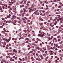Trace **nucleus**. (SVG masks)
Wrapping results in <instances>:
<instances>
[{"label":"nucleus","instance_id":"nucleus-61","mask_svg":"<svg viewBox=\"0 0 63 63\" xmlns=\"http://www.w3.org/2000/svg\"><path fill=\"white\" fill-rule=\"evenodd\" d=\"M23 61H25V59L24 58H23Z\"/></svg>","mask_w":63,"mask_h":63},{"label":"nucleus","instance_id":"nucleus-29","mask_svg":"<svg viewBox=\"0 0 63 63\" xmlns=\"http://www.w3.org/2000/svg\"><path fill=\"white\" fill-rule=\"evenodd\" d=\"M24 14H25V12L22 13V16H24Z\"/></svg>","mask_w":63,"mask_h":63},{"label":"nucleus","instance_id":"nucleus-2","mask_svg":"<svg viewBox=\"0 0 63 63\" xmlns=\"http://www.w3.org/2000/svg\"><path fill=\"white\" fill-rule=\"evenodd\" d=\"M13 54L14 55L15 54H17V50L15 49H14L13 50Z\"/></svg>","mask_w":63,"mask_h":63},{"label":"nucleus","instance_id":"nucleus-20","mask_svg":"<svg viewBox=\"0 0 63 63\" xmlns=\"http://www.w3.org/2000/svg\"><path fill=\"white\" fill-rule=\"evenodd\" d=\"M59 20H60V21H63V19H62V18H59Z\"/></svg>","mask_w":63,"mask_h":63},{"label":"nucleus","instance_id":"nucleus-35","mask_svg":"<svg viewBox=\"0 0 63 63\" xmlns=\"http://www.w3.org/2000/svg\"><path fill=\"white\" fill-rule=\"evenodd\" d=\"M36 55L37 56H39V54L38 53H36Z\"/></svg>","mask_w":63,"mask_h":63},{"label":"nucleus","instance_id":"nucleus-12","mask_svg":"<svg viewBox=\"0 0 63 63\" xmlns=\"http://www.w3.org/2000/svg\"><path fill=\"white\" fill-rule=\"evenodd\" d=\"M11 15L10 14H9L8 16H7L8 18H10Z\"/></svg>","mask_w":63,"mask_h":63},{"label":"nucleus","instance_id":"nucleus-54","mask_svg":"<svg viewBox=\"0 0 63 63\" xmlns=\"http://www.w3.org/2000/svg\"><path fill=\"white\" fill-rule=\"evenodd\" d=\"M48 39L49 40H51V38H50V37H48Z\"/></svg>","mask_w":63,"mask_h":63},{"label":"nucleus","instance_id":"nucleus-26","mask_svg":"<svg viewBox=\"0 0 63 63\" xmlns=\"http://www.w3.org/2000/svg\"><path fill=\"white\" fill-rule=\"evenodd\" d=\"M18 53H20L21 52V50H18Z\"/></svg>","mask_w":63,"mask_h":63},{"label":"nucleus","instance_id":"nucleus-13","mask_svg":"<svg viewBox=\"0 0 63 63\" xmlns=\"http://www.w3.org/2000/svg\"><path fill=\"white\" fill-rule=\"evenodd\" d=\"M39 24L41 26H42V25H43V24H44V23H39Z\"/></svg>","mask_w":63,"mask_h":63},{"label":"nucleus","instance_id":"nucleus-36","mask_svg":"<svg viewBox=\"0 0 63 63\" xmlns=\"http://www.w3.org/2000/svg\"><path fill=\"white\" fill-rule=\"evenodd\" d=\"M13 17H14V18H16V16H15V15H13Z\"/></svg>","mask_w":63,"mask_h":63},{"label":"nucleus","instance_id":"nucleus-46","mask_svg":"<svg viewBox=\"0 0 63 63\" xmlns=\"http://www.w3.org/2000/svg\"><path fill=\"white\" fill-rule=\"evenodd\" d=\"M38 11H39V10H37L35 11V12L36 13H37V12H38Z\"/></svg>","mask_w":63,"mask_h":63},{"label":"nucleus","instance_id":"nucleus-60","mask_svg":"<svg viewBox=\"0 0 63 63\" xmlns=\"http://www.w3.org/2000/svg\"><path fill=\"white\" fill-rule=\"evenodd\" d=\"M58 7L59 8H61V6H60H60H58Z\"/></svg>","mask_w":63,"mask_h":63},{"label":"nucleus","instance_id":"nucleus-10","mask_svg":"<svg viewBox=\"0 0 63 63\" xmlns=\"http://www.w3.org/2000/svg\"><path fill=\"white\" fill-rule=\"evenodd\" d=\"M42 49L43 50H47V48L45 47H43L42 48Z\"/></svg>","mask_w":63,"mask_h":63},{"label":"nucleus","instance_id":"nucleus-9","mask_svg":"<svg viewBox=\"0 0 63 63\" xmlns=\"http://www.w3.org/2000/svg\"><path fill=\"white\" fill-rule=\"evenodd\" d=\"M29 13L30 14L31 13H32V12H31V8L30 7L29 8Z\"/></svg>","mask_w":63,"mask_h":63},{"label":"nucleus","instance_id":"nucleus-19","mask_svg":"<svg viewBox=\"0 0 63 63\" xmlns=\"http://www.w3.org/2000/svg\"><path fill=\"white\" fill-rule=\"evenodd\" d=\"M19 60H20V62H21V61H22V60L20 58H19Z\"/></svg>","mask_w":63,"mask_h":63},{"label":"nucleus","instance_id":"nucleus-30","mask_svg":"<svg viewBox=\"0 0 63 63\" xmlns=\"http://www.w3.org/2000/svg\"><path fill=\"white\" fill-rule=\"evenodd\" d=\"M24 19H26V20H28V19H27V18L26 17H24Z\"/></svg>","mask_w":63,"mask_h":63},{"label":"nucleus","instance_id":"nucleus-56","mask_svg":"<svg viewBox=\"0 0 63 63\" xmlns=\"http://www.w3.org/2000/svg\"><path fill=\"white\" fill-rule=\"evenodd\" d=\"M48 22H50V21H50V20H48Z\"/></svg>","mask_w":63,"mask_h":63},{"label":"nucleus","instance_id":"nucleus-8","mask_svg":"<svg viewBox=\"0 0 63 63\" xmlns=\"http://www.w3.org/2000/svg\"><path fill=\"white\" fill-rule=\"evenodd\" d=\"M47 48L48 49V50H50V46L48 45H47Z\"/></svg>","mask_w":63,"mask_h":63},{"label":"nucleus","instance_id":"nucleus-57","mask_svg":"<svg viewBox=\"0 0 63 63\" xmlns=\"http://www.w3.org/2000/svg\"><path fill=\"white\" fill-rule=\"evenodd\" d=\"M11 40V39H8L7 40V41H8V42H9V41H10V40Z\"/></svg>","mask_w":63,"mask_h":63},{"label":"nucleus","instance_id":"nucleus-38","mask_svg":"<svg viewBox=\"0 0 63 63\" xmlns=\"http://www.w3.org/2000/svg\"><path fill=\"white\" fill-rule=\"evenodd\" d=\"M41 59H40V58H39L38 59V61H41Z\"/></svg>","mask_w":63,"mask_h":63},{"label":"nucleus","instance_id":"nucleus-41","mask_svg":"<svg viewBox=\"0 0 63 63\" xmlns=\"http://www.w3.org/2000/svg\"><path fill=\"white\" fill-rule=\"evenodd\" d=\"M2 8H3V9H5V7H4V6H2Z\"/></svg>","mask_w":63,"mask_h":63},{"label":"nucleus","instance_id":"nucleus-52","mask_svg":"<svg viewBox=\"0 0 63 63\" xmlns=\"http://www.w3.org/2000/svg\"><path fill=\"white\" fill-rule=\"evenodd\" d=\"M47 26H49V23H48L47 24Z\"/></svg>","mask_w":63,"mask_h":63},{"label":"nucleus","instance_id":"nucleus-24","mask_svg":"<svg viewBox=\"0 0 63 63\" xmlns=\"http://www.w3.org/2000/svg\"><path fill=\"white\" fill-rule=\"evenodd\" d=\"M23 31L25 32V33H27V30H23Z\"/></svg>","mask_w":63,"mask_h":63},{"label":"nucleus","instance_id":"nucleus-44","mask_svg":"<svg viewBox=\"0 0 63 63\" xmlns=\"http://www.w3.org/2000/svg\"><path fill=\"white\" fill-rule=\"evenodd\" d=\"M29 19H32V18L31 17H29Z\"/></svg>","mask_w":63,"mask_h":63},{"label":"nucleus","instance_id":"nucleus-17","mask_svg":"<svg viewBox=\"0 0 63 63\" xmlns=\"http://www.w3.org/2000/svg\"><path fill=\"white\" fill-rule=\"evenodd\" d=\"M3 30H4V32H6V29L5 28H4L3 29Z\"/></svg>","mask_w":63,"mask_h":63},{"label":"nucleus","instance_id":"nucleus-31","mask_svg":"<svg viewBox=\"0 0 63 63\" xmlns=\"http://www.w3.org/2000/svg\"><path fill=\"white\" fill-rule=\"evenodd\" d=\"M24 23H27V22H26V20H24L23 21Z\"/></svg>","mask_w":63,"mask_h":63},{"label":"nucleus","instance_id":"nucleus-34","mask_svg":"<svg viewBox=\"0 0 63 63\" xmlns=\"http://www.w3.org/2000/svg\"><path fill=\"white\" fill-rule=\"evenodd\" d=\"M24 35H25L24 36H27L28 35L27 34H24Z\"/></svg>","mask_w":63,"mask_h":63},{"label":"nucleus","instance_id":"nucleus-33","mask_svg":"<svg viewBox=\"0 0 63 63\" xmlns=\"http://www.w3.org/2000/svg\"><path fill=\"white\" fill-rule=\"evenodd\" d=\"M43 56L44 57H46V54H44L43 55Z\"/></svg>","mask_w":63,"mask_h":63},{"label":"nucleus","instance_id":"nucleus-11","mask_svg":"<svg viewBox=\"0 0 63 63\" xmlns=\"http://www.w3.org/2000/svg\"><path fill=\"white\" fill-rule=\"evenodd\" d=\"M10 61H14V59H12V58H10Z\"/></svg>","mask_w":63,"mask_h":63},{"label":"nucleus","instance_id":"nucleus-32","mask_svg":"<svg viewBox=\"0 0 63 63\" xmlns=\"http://www.w3.org/2000/svg\"><path fill=\"white\" fill-rule=\"evenodd\" d=\"M29 14L28 13H27L26 14V16H29Z\"/></svg>","mask_w":63,"mask_h":63},{"label":"nucleus","instance_id":"nucleus-27","mask_svg":"<svg viewBox=\"0 0 63 63\" xmlns=\"http://www.w3.org/2000/svg\"><path fill=\"white\" fill-rule=\"evenodd\" d=\"M38 50H40V51H42V49H41V48H39Z\"/></svg>","mask_w":63,"mask_h":63},{"label":"nucleus","instance_id":"nucleus-62","mask_svg":"<svg viewBox=\"0 0 63 63\" xmlns=\"http://www.w3.org/2000/svg\"><path fill=\"white\" fill-rule=\"evenodd\" d=\"M55 47H58V45L57 44H56L55 45Z\"/></svg>","mask_w":63,"mask_h":63},{"label":"nucleus","instance_id":"nucleus-37","mask_svg":"<svg viewBox=\"0 0 63 63\" xmlns=\"http://www.w3.org/2000/svg\"><path fill=\"white\" fill-rule=\"evenodd\" d=\"M25 9H28V7H27V6H25Z\"/></svg>","mask_w":63,"mask_h":63},{"label":"nucleus","instance_id":"nucleus-3","mask_svg":"<svg viewBox=\"0 0 63 63\" xmlns=\"http://www.w3.org/2000/svg\"><path fill=\"white\" fill-rule=\"evenodd\" d=\"M49 52L50 53H51L50 54L51 55H53V54L54 53V52L52 51L51 50H50L49 51Z\"/></svg>","mask_w":63,"mask_h":63},{"label":"nucleus","instance_id":"nucleus-25","mask_svg":"<svg viewBox=\"0 0 63 63\" xmlns=\"http://www.w3.org/2000/svg\"><path fill=\"white\" fill-rule=\"evenodd\" d=\"M57 16L59 17L58 18H60V17H61L60 16V15H57Z\"/></svg>","mask_w":63,"mask_h":63},{"label":"nucleus","instance_id":"nucleus-58","mask_svg":"<svg viewBox=\"0 0 63 63\" xmlns=\"http://www.w3.org/2000/svg\"><path fill=\"white\" fill-rule=\"evenodd\" d=\"M55 8V7H54L53 6L52 7V10H53V9H54Z\"/></svg>","mask_w":63,"mask_h":63},{"label":"nucleus","instance_id":"nucleus-42","mask_svg":"<svg viewBox=\"0 0 63 63\" xmlns=\"http://www.w3.org/2000/svg\"><path fill=\"white\" fill-rule=\"evenodd\" d=\"M32 41L33 42H35V38H33L32 40Z\"/></svg>","mask_w":63,"mask_h":63},{"label":"nucleus","instance_id":"nucleus-5","mask_svg":"<svg viewBox=\"0 0 63 63\" xmlns=\"http://www.w3.org/2000/svg\"><path fill=\"white\" fill-rule=\"evenodd\" d=\"M1 60L3 61L4 63H8V62H6V60H4V59H2Z\"/></svg>","mask_w":63,"mask_h":63},{"label":"nucleus","instance_id":"nucleus-64","mask_svg":"<svg viewBox=\"0 0 63 63\" xmlns=\"http://www.w3.org/2000/svg\"><path fill=\"white\" fill-rule=\"evenodd\" d=\"M6 58L7 59V58H8V56H6Z\"/></svg>","mask_w":63,"mask_h":63},{"label":"nucleus","instance_id":"nucleus-43","mask_svg":"<svg viewBox=\"0 0 63 63\" xmlns=\"http://www.w3.org/2000/svg\"><path fill=\"white\" fill-rule=\"evenodd\" d=\"M34 11V10L33 9H31V12H33V11Z\"/></svg>","mask_w":63,"mask_h":63},{"label":"nucleus","instance_id":"nucleus-49","mask_svg":"<svg viewBox=\"0 0 63 63\" xmlns=\"http://www.w3.org/2000/svg\"><path fill=\"white\" fill-rule=\"evenodd\" d=\"M15 19V18H14V17H13L12 16V19Z\"/></svg>","mask_w":63,"mask_h":63},{"label":"nucleus","instance_id":"nucleus-6","mask_svg":"<svg viewBox=\"0 0 63 63\" xmlns=\"http://www.w3.org/2000/svg\"><path fill=\"white\" fill-rule=\"evenodd\" d=\"M26 40H27V41H29L30 42H31V40H29V39L28 38H26L25 39V41H26Z\"/></svg>","mask_w":63,"mask_h":63},{"label":"nucleus","instance_id":"nucleus-51","mask_svg":"<svg viewBox=\"0 0 63 63\" xmlns=\"http://www.w3.org/2000/svg\"><path fill=\"white\" fill-rule=\"evenodd\" d=\"M36 49H38V50H39V47H37Z\"/></svg>","mask_w":63,"mask_h":63},{"label":"nucleus","instance_id":"nucleus-50","mask_svg":"<svg viewBox=\"0 0 63 63\" xmlns=\"http://www.w3.org/2000/svg\"><path fill=\"white\" fill-rule=\"evenodd\" d=\"M43 27L42 26H41L40 27V29H43Z\"/></svg>","mask_w":63,"mask_h":63},{"label":"nucleus","instance_id":"nucleus-16","mask_svg":"<svg viewBox=\"0 0 63 63\" xmlns=\"http://www.w3.org/2000/svg\"><path fill=\"white\" fill-rule=\"evenodd\" d=\"M27 32H28V33H29L30 32V31H31L29 29H27Z\"/></svg>","mask_w":63,"mask_h":63},{"label":"nucleus","instance_id":"nucleus-48","mask_svg":"<svg viewBox=\"0 0 63 63\" xmlns=\"http://www.w3.org/2000/svg\"><path fill=\"white\" fill-rule=\"evenodd\" d=\"M20 3L21 4H22V3L23 4V1H21Z\"/></svg>","mask_w":63,"mask_h":63},{"label":"nucleus","instance_id":"nucleus-40","mask_svg":"<svg viewBox=\"0 0 63 63\" xmlns=\"http://www.w3.org/2000/svg\"><path fill=\"white\" fill-rule=\"evenodd\" d=\"M13 24H14V25H16V24L14 22H13Z\"/></svg>","mask_w":63,"mask_h":63},{"label":"nucleus","instance_id":"nucleus-55","mask_svg":"<svg viewBox=\"0 0 63 63\" xmlns=\"http://www.w3.org/2000/svg\"><path fill=\"white\" fill-rule=\"evenodd\" d=\"M50 26H51V25H52V23H51V22H50Z\"/></svg>","mask_w":63,"mask_h":63},{"label":"nucleus","instance_id":"nucleus-15","mask_svg":"<svg viewBox=\"0 0 63 63\" xmlns=\"http://www.w3.org/2000/svg\"><path fill=\"white\" fill-rule=\"evenodd\" d=\"M45 53L46 54V55H48V54L47 53V51H45Z\"/></svg>","mask_w":63,"mask_h":63},{"label":"nucleus","instance_id":"nucleus-39","mask_svg":"<svg viewBox=\"0 0 63 63\" xmlns=\"http://www.w3.org/2000/svg\"><path fill=\"white\" fill-rule=\"evenodd\" d=\"M22 20H23V21H24L25 20V19H24V18H22Z\"/></svg>","mask_w":63,"mask_h":63},{"label":"nucleus","instance_id":"nucleus-14","mask_svg":"<svg viewBox=\"0 0 63 63\" xmlns=\"http://www.w3.org/2000/svg\"><path fill=\"white\" fill-rule=\"evenodd\" d=\"M48 10L49 11V9L48 8V7H47L46 9H45V10Z\"/></svg>","mask_w":63,"mask_h":63},{"label":"nucleus","instance_id":"nucleus-63","mask_svg":"<svg viewBox=\"0 0 63 63\" xmlns=\"http://www.w3.org/2000/svg\"><path fill=\"white\" fill-rule=\"evenodd\" d=\"M51 46H53V44L52 43L51 45Z\"/></svg>","mask_w":63,"mask_h":63},{"label":"nucleus","instance_id":"nucleus-47","mask_svg":"<svg viewBox=\"0 0 63 63\" xmlns=\"http://www.w3.org/2000/svg\"><path fill=\"white\" fill-rule=\"evenodd\" d=\"M10 55L11 56L13 55V53H10Z\"/></svg>","mask_w":63,"mask_h":63},{"label":"nucleus","instance_id":"nucleus-21","mask_svg":"<svg viewBox=\"0 0 63 63\" xmlns=\"http://www.w3.org/2000/svg\"><path fill=\"white\" fill-rule=\"evenodd\" d=\"M44 3H46V4H48V2L47 1H44Z\"/></svg>","mask_w":63,"mask_h":63},{"label":"nucleus","instance_id":"nucleus-28","mask_svg":"<svg viewBox=\"0 0 63 63\" xmlns=\"http://www.w3.org/2000/svg\"><path fill=\"white\" fill-rule=\"evenodd\" d=\"M17 58H18L16 57H15V60H17Z\"/></svg>","mask_w":63,"mask_h":63},{"label":"nucleus","instance_id":"nucleus-59","mask_svg":"<svg viewBox=\"0 0 63 63\" xmlns=\"http://www.w3.org/2000/svg\"><path fill=\"white\" fill-rule=\"evenodd\" d=\"M18 62V61H16L15 62V63H17Z\"/></svg>","mask_w":63,"mask_h":63},{"label":"nucleus","instance_id":"nucleus-45","mask_svg":"<svg viewBox=\"0 0 63 63\" xmlns=\"http://www.w3.org/2000/svg\"><path fill=\"white\" fill-rule=\"evenodd\" d=\"M31 35L30 34H29L28 35V37H30Z\"/></svg>","mask_w":63,"mask_h":63},{"label":"nucleus","instance_id":"nucleus-1","mask_svg":"<svg viewBox=\"0 0 63 63\" xmlns=\"http://www.w3.org/2000/svg\"><path fill=\"white\" fill-rule=\"evenodd\" d=\"M40 34H41V35L40 34H39L38 35V36L40 37H44V36H45V34H46V33H45L44 32H41Z\"/></svg>","mask_w":63,"mask_h":63},{"label":"nucleus","instance_id":"nucleus-7","mask_svg":"<svg viewBox=\"0 0 63 63\" xmlns=\"http://www.w3.org/2000/svg\"><path fill=\"white\" fill-rule=\"evenodd\" d=\"M39 56L40 57H41V59H42V60L44 59V58L42 56V55L40 54L39 55Z\"/></svg>","mask_w":63,"mask_h":63},{"label":"nucleus","instance_id":"nucleus-4","mask_svg":"<svg viewBox=\"0 0 63 63\" xmlns=\"http://www.w3.org/2000/svg\"><path fill=\"white\" fill-rule=\"evenodd\" d=\"M34 7H35V5H32V6H31L30 8H33L34 9V10H37V9Z\"/></svg>","mask_w":63,"mask_h":63},{"label":"nucleus","instance_id":"nucleus-23","mask_svg":"<svg viewBox=\"0 0 63 63\" xmlns=\"http://www.w3.org/2000/svg\"><path fill=\"white\" fill-rule=\"evenodd\" d=\"M50 19L51 20H53V19L52 18V17H51L50 18Z\"/></svg>","mask_w":63,"mask_h":63},{"label":"nucleus","instance_id":"nucleus-53","mask_svg":"<svg viewBox=\"0 0 63 63\" xmlns=\"http://www.w3.org/2000/svg\"><path fill=\"white\" fill-rule=\"evenodd\" d=\"M55 62H58V61L57 60H56L55 61Z\"/></svg>","mask_w":63,"mask_h":63},{"label":"nucleus","instance_id":"nucleus-18","mask_svg":"<svg viewBox=\"0 0 63 63\" xmlns=\"http://www.w3.org/2000/svg\"><path fill=\"white\" fill-rule=\"evenodd\" d=\"M16 19H18L19 20H20V17H17Z\"/></svg>","mask_w":63,"mask_h":63},{"label":"nucleus","instance_id":"nucleus-22","mask_svg":"<svg viewBox=\"0 0 63 63\" xmlns=\"http://www.w3.org/2000/svg\"><path fill=\"white\" fill-rule=\"evenodd\" d=\"M39 14H40V12H38L37 13H36V14H35V15H39Z\"/></svg>","mask_w":63,"mask_h":63}]
</instances>
